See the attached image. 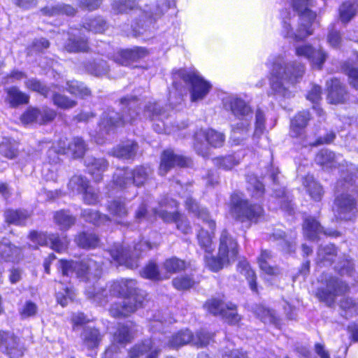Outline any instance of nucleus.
Listing matches in <instances>:
<instances>
[{
	"label": "nucleus",
	"mask_w": 358,
	"mask_h": 358,
	"mask_svg": "<svg viewBox=\"0 0 358 358\" xmlns=\"http://www.w3.org/2000/svg\"><path fill=\"white\" fill-rule=\"evenodd\" d=\"M328 89L327 100L330 103L337 104L344 102L347 99L345 87L339 80L334 78L327 82Z\"/></svg>",
	"instance_id": "obj_28"
},
{
	"label": "nucleus",
	"mask_w": 358,
	"mask_h": 358,
	"mask_svg": "<svg viewBox=\"0 0 358 358\" xmlns=\"http://www.w3.org/2000/svg\"><path fill=\"white\" fill-rule=\"evenodd\" d=\"M4 215L8 223L21 225L24 224L29 214L25 210H7Z\"/></svg>",
	"instance_id": "obj_39"
},
{
	"label": "nucleus",
	"mask_w": 358,
	"mask_h": 358,
	"mask_svg": "<svg viewBox=\"0 0 358 358\" xmlns=\"http://www.w3.org/2000/svg\"><path fill=\"white\" fill-rule=\"evenodd\" d=\"M334 213L337 219L351 220L357 214V202L350 194H341L335 200Z\"/></svg>",
	"instance_id": "obj_18"
},
{
	"label": "nucleus",
	"mask_w": 358,
	"mask_h": 358,
	"mask_svg": "<svg viewBox=\"0 0 358 358\" xmlns=\"http://www.w3.org/2000/svg\"><path fill=\"white\" fill-rule=\"evenodd\" d=\"M44 15L53 16L60 14L73 15L76 13V9L70 5L57 4L56 6H48L42 10Z\"/></svg>",
	"instance_id": "obj_43"
},
{
	"label": "nucleus",
	"mask_w": 358,
	"mask_h": 358,
	"mask_svg": "<svg viewBox=\"0 0 358 358\" xmlns=\"http://www.w3.org/2000/svg\"><path fill=\"white\" fill-rule=\"evenodd\" d=\"M255 314L264 323L276 322V317L273 310L267 309L262 305L256 306L253 309Z\"/></svg>",
	"instance_id": "obj_52"
},
{
	"label": "nucleus",
	"mask_w": 358,
	"mask_h": 358,
	"mask_svg": "<svg viewBox=\"0 0 358 358\" xmlns=\"http://www.w3.org/2000/svg\"><path fill=\"white\" fill-rule=\"evenodd\" d=\"M21 250L12 245L9 241L3 239L0 242V257L5 262H15L20 258Z\"/></svg>",
	"instance_id": "obj_32"
},
{
	"label": "nucleus",
	"mask_w": 358,
	"mask_h": 358,
	"mask_svg": "<svg viewBox=\"0 0 358 358\" xmlns=\"http://www.w3.org/2000/svg\"><path fill=\"white\" fill-rule=\"evenodd\" d=\"M138 5L136 0H114L112 4L113 9L117 13H122L131 10Z\"/></svg>",
	"instance_id": "obj_57"
},
{
	"label": "nucleus",
	"mask_w": 358,
	"mask_h": 358,
	"mask_svg": "<svg viewBox=\"0 0 358 358\" xmlns=\"http://www.w3.org/2000/svg\"><path fill=\"white\" fill-rule=\"evenodd\" d=\"M150 173V169L145 166L136 167L133 171L117 169L113 176V184L120 189L131 184L140 186L147 180Z\"/></svg>",
	"instance_id": "obj_10"
},
{
	"label": "nucleus",
	"mask_w": 358,
	"mask_h": 358,
	"mask_svg": "<svg viewBox=\"0 0 358 358\" xmlns=\"http://www.w3.org/2000/svg\"><path fill=\"white\" fill-rule=\"evenodd\" d=\"M85 163L89 173L96 181H99L102 178V174L108 167V163L103 158L87 157Z\"/></svg>",
	"instance_id": "obj_29"
},
{
	"label": "nucleus",
	"mask_w": 358,
	"mask_h": 358,
	"mask_svg": "<svg viewBox=\"0 0 358 358\" xmlns=\"http://www.w3.org/2000/svg\"><path fill=\"white\" fill-rule=\"evenodd\" d=\"M303 231L304 236L311 241L319 238L322 234L329 236L338 234L336 231H324L320 223L312 217H308L304 220Z\"/></svg>",
	"instance_id": "obj_24"
},
{
	"label": "nucleus",
	"mask_w": 358,
	"mask_h": 358,
	"mask_svg": "<svg viewBox=\"0 0 358 358\" xmlns=\"http://www.w3.org/2000/svg\"><path fill=\"white\" fill-rule=\"evenodd\" d=\"M197 236L200 247L206 252L204 256L206 266L210 271L217 272L236 260L238 252V244L227 231H224L221 234L217 257L211 255L214 246L210 233L203 227Z\"/></svg>",
	"instance_id": "obj_4"
},
{
	"label": "nucleus",
	"mask_w": 358,
	"mask_h": 358,
	"mask_svg": "<svg viewBox=\"0 0 358 358\" xmlns=\"http://www.w3.org/2000/svg\"><path fill=\"white\" fill-rule=\"evenodd\" d=\"M81 215L85 221L98 226L103 225L106 222H110L109 218L106 215H101L99 212L92 209L83 210Z\"/></svg>",
	"instance_id": "obj_45"
},
{
	"label": "nucleus",
	"mask_w": 358,
	"mask_h": 358,
	"mask_svg": "<svg viewBox=\"0 0 358 358\" xmlns=\"http://www.w3.org/2000/svg\"><path fill=\"white\" fill-rule=\"evenodd\" d=\"M187 208L195 213L199 218H201L203 223L206 224L210 230L212 231L215 227V223L213 220L210 219L208 213L206 208H200L198 204L193 201L191 198H187L185 201Z\"/></svg>",
	"instance_id": "obj_33"
},
{
	"label": "nucleus",
	"mask_w": 358,
	"mask_h": 358,
	"mask_svg": "<svg viewBox=\"0 0 358 358\" xmlns=\"http://www.w3.org/2000/svg\"><path fill=\"white\" fill-rule=\"evenodd\" d=\"M196 281L193 276L180 275L173 280V285L178 290H185L192 287Z\"/></svg>",
	"instance_id": "obj_53"
},
{
	"label": "nucleus",
	"mask_w": 358,
	"mask_h": 358,
	"mask_svg": "<svg viewBox=\"0 0 358 358\" xmlns=\"http://www.w3.org/2000/svg\"><path fill=\"white\" fill-rule=\"evenodd\" d=\"M303 185L310 198L319 201L322 199L324 194V190L322 185L317 182L313 176L308 175L303 179Z\"/></svg>",
	"instance_id": "obj_31"
},
{
	"label": "nucleus",
	"mask_w": 358,
	"mask_h": 358,
	"mask_svg": "<svg viewBox=\"0 0 358 358\" xmlns=\"http://www.w3.org/2000/svg\"><path fill=\"white\" fill-rule=\"evenodd\" d=\"M336 255V249L334 245H327L320 248L318 250V257L320 261H327L333 262L334 257Z\"/></svg>",
	"instance_id": "obj_59"
},
{
	"label": "nucleus",
	"mask_w": 358,
	"mask_h": 358,
	"mask_svg": "<svg viewBox=\"0 0 358 358\" xmlns=\"http://www.w3.org/2000/svg\"><path fill=\"white\" fill-rule=\"evenodd\" d=\"M55 223L61 229H69L74 224L75 218L64 210L57 212L54 216Z\"/></svg>",
	"instance_id": "obj_50"
},
{
	"label": "nucleus",
	"mask_w": 358,
	"mask_h": 358,
	"mask_svg": "<svg viewBox=\"0 0 358 358\" xmlns=\"http://www.w3.org/2000/svg\"><path fill=\"white\" fill-rule=\"evenodd\" d=\"M160 206L165 209L155 210V215H158L165 222H174L177 224V228L184 234H187L190 229L189 224L183 220L182 215L178 212L173 210L177 208L178 202L172 199L166 198L161 201Z\"/></svg>",
	"instance_id": "obj_15"
},
{
	"label": "nucleus",
	"mask_w": 358,
	"mask_h": 358,
	"mask_svg": "<svg viewBox=\"0 0 358 358\" xmlns=\"http://www.w3.org/2000/svg\"><path fill=\"white\" fill-rule=\"evenodd\" d=\"M238 270L248 280L250 287L252 291L257 292L256 275L252 271L246 260L240 261L238 265Z\"/></svg>",
	"instance_id": "obj_41"
},
{
	"label": "nucleus",
	"mask_w": 358,
	"mask_h": 358,
	"mask_svg": "<svg viewBox=\"0 0 358 358\" xmlns=\"http://www.w3.org/2000/svg\"><path fill=\"white\" fill-rule=\"evenodd\" d=\"M255 131L253 133V138H258L260 136H262L264 133L265 127H264V115L263 112L260 110H257L255 115Z\"/></svg>",
	"instance_id": "obj_61"
},
{
	"label": "nucleus",
	"mask_w": 358,
	"mask_h": 358,
	"mask_svg": "<svg viewBox=\"0 0 358 358\" xmlns=\"http://www.w3.org/2000/svg\"><path fill=\"white\" fill-rule=\"evenodd\" d=\"M59 290L56 293V298L57 302L62 306H66L69 301L73 300L74 296V292L72 290L71 287L67 285H64L62 282L58 284Z\"/></svg>",
	"instance_id": "obj_49"
},
{
	"label": "nucleus",
	"mask_w": 358,
	"mask_h": 358,
	"mask_svg": "<svg viewBox=\"0 0 358 358\" xmlns=\"http://www.w3.org/2000/svg\"><path fill=\"white\" fill-rule=\"evenodd\" d=\"M0 350L10 358H20L24 354V347L13 334L0 331Z\"/></svg>",
	"instance_id": "obj_22"
},
{
	"label": "nucleus",
	"mask_w": 358,
	"mask_h": 358,
	"mask_svg": "<svg viewBox=\"0 0 358 358\" xmlns=\"http://www.w3.org/2000/svg\"><path fill=\"white\" fill-rule=\"evenodd\" d=\"M137 144L128 141L118 145L113 150V155L119 159H129L133 158L136 152Z\"/></svg>",
	"instance_id": "obj_35"
},
{
	"label": "nucleus",
	"mask_w": 358,
	"mask_h": 358,
	"mask_svg": "<svg viewBox=\"0 0 358 358\" xmlns=\"http://www.w3.org/2000/svg\"><path fill=\"white\" fill-rule=\"evenodd\" d=\"M76 242L79 247L90 249L98 245L99 238L93 233H81L76 237Z\"/></svg>",
	"instance_id": "obj_47"
},
{
	"label": "nucleus",
	"mask_w": 358,
	"mask_h": 358,
	"mask_svg": "<svg viewBox=\"0 0 358 358\" xmlns=\"http://www.w3.org/2000/svg\"><path fill=\"white\" fill-rule=\"evenodd\" d=\"M90 186L86 178L76 175L70 179L68 189L73 194H83Z\"/></svg>",
	"instance_id": "obj_38"
},
{
	"label": "nucleus",
	"mask_w": 358,
	"mask_h": 358,
	"mask_svg": "<svg viewBox=\"0 0 358 358\" xmlns=\"http://www.w3.org/2000/svg\"><path fill=\"white\" fill-rule=\"evenodd\" d=\"M321 281L324 287L318 288L316 296L321 301L326 303L328 306H331L335 300L337 295L341 294L348 289V286L343 282L338 280L331 276L321 277Z\"/></svg>",
	"instance_id": "obj_12"
},
{
	"label": "nucleus",
	"mask_w": 358,
	"mask_h": 358,
	"mask_svg": "<svg viewBox=\"0 0 358 358\" xmlns=\"http://www.w3.org/2000/svg\"><path fill=\"white\" fill-rule=\"evenodd\" d=\"M85 29L94 33H102L106 29V23L101 17L86 20L83 24Z\"/></svg>",
	"instance_id": "obj_51"
},
{
	"label": "nucleus",
	"mask_w": 358,
	"mask_h": 358,
	"mask_svg": "<svg viewBox=\"0 0 358 358\" xmlns=\"http://www.w3.org/2000/svg\"><path fill=\"white\" fill-rule=\"evenodd\" d=\"M295 54L299 57L306 59L314 69H321L327 55L322 48H315L311 45L303 43L295 47Z\"/></svg>",
	"instance_id": "obj_17"
},
{
	"label": "nucleus",
	"mask_w": 358,
	"mask_h": 358,
	"mask_svg": "<svg viewBox=\"0 0 358 358\" xmlns=\"http://www.w3.org/2000/svg\"><path fill=\"white\" fill-rule=\"evenodd\" d=\"M252 120V118L238 119V122L232 125L230 138L235 145L240 144L249 137Z\"/></svg>",
	"instance_id": "obj_26"
},
{
	"label": "nucleus",
	"mask_w": 358,
	"mask_h": 358,
	"mask_svg": "<svg viewBox=\"0 0 358 358\" xmlns=\"http://www.w3.org/2000/svg\"><path fill=\"white\" fill-rule=\"evenodd\" d=\"M49 162L45 164L42 169V176L46 180L55 181L57 178L58 165L57 164L59 161L58 155L56 152H52L49 156Z\"/></svg>",
	"instance_id": "obj_34"
},
{
	"label": "nucleus",
	"mask_w": 358,
	"mask_h": 358,
	"mask_svg": "<svg viewBox=\"0 0 358 358\" xmlns=\"http://www.w3.org/2000/svg\"><path fill=\"white\" fill-rule=\"evenodd\" d=\"M144 116L149 117L154 122L153 129L157 133L167 132L164 118L166 117L165 113H162L157 103H150L144 111Z\"/></svg>",
	"instance_id": "obj_27"
},
{
	"label": "nucleus",
	"mask_w": 358,
	"mask_h": 358,
	"mask_svg": "<svg viewBox=\"0 0 358 358\" xmlns=\"http://www.w3.org/2000/svg\"><path fill=\"white\" fill-rule=\"evenodd\" d=\"M142 277L152 280H162L169 278L167 274H164L162 271H159L157 264L154 262H150L141 271Z\"/></svg>",
	"instance_id": "obj_40"
},
{
	"label": "nucleus",
	"mask_w": 358,
	"mask_h": 358,
	"mask_svg": "<svg viewBox=\"0 0 358 358\" xmlns=\"http://www.w3.org/2000/svg\"><path fill=\"white\" fill-rule=\"evenodd\" d=\"M29 238L34 244L36 245H50L52 250L58 252L64 251L67 248L69 244V241L65 236L59 237L54 234L48 236L46 234L41 232L38 233L36 231L31 232Z\"/></svg>",
	"instance_id": "obj_20"
},
{
	"label": "nucleus",
	"mask_w": 358,
	"mask_h": 358,
	"mask_svg": "<svg viewBox=\"0 0 358 358\" xmlns=\"http://www.w3.org/2000/svg\"><path fill=\"white\" fill-rule=\"evenodd\" d=\"M211 338V336L208 332L201 331L198 332L196 336H193L188 329L182 330L174 334L171 339L169 341L167 345L176 348L184 345L192 343L197 347H203L208 345Z\"/></svg>",
	"instance_id": "obj_14"
},
{
	"label": "nucleus",
	"mask_w": 358,
	"mask_h": 358,
	"mask_svg": "<svg viewBox=\"0 0 358 358\" xmlns=\"http://www.w3.org/2000/svg\"><path fill=\"white\" fill-rule=\"evenodd\" d=\"M59 268L63 276L76 277L86 280L88 283L94 282L101 274V266L97 261L87 259L81 262L59 261ZM86 295L103 305V298L111 296H118V302H115L110 308L112 316L117 317L127 316L134 313L142 306V300L136 293V282L132 279H122L112 282L109 287L103 288V282L98 280L93 282L92 287L86 289Z\"/></svg>",
	"instance_id": "obj_1"
},
{
	"label": "nucleus",
	"mask_w": 358,
	"mask_h": 358,
	"mask_svg": "<svg viewBox=\"0 0 358 358\" xmlns=\"http://www.w3.org/2000/svg\"><path fill=\"white\" fill-rule=\"evenodd\" d=\"M82 338L87 348H93L99 345L101 336L96 329L87 327L82 334Z\"/></svg>",
	"instance_id": "obj_42"
},
{
	"label": "nucleus",
	"mask_w": 358,
	"mask_h": 358,
	"mask_svg": "<svg viewBox=\"0 0 358 358\" xmlns=\"http://www.w3.org/2000/svg\"><path fill=\"white\" fill-rule=\"evenodd\" d=\"M309 119L310 114L308 112L303 111L298 113L291 120L290 135L295 138L301 136Z\"/></svg>",
	"instance_id": "obj_30"
},
{
	"label": "nucleus",
	"mask_w": 358,
	"mask_h": 358,
	"mask_svg": "<svg viewBox=\"0 0 358 358\" xmlns=\"http://www.w3.org/2000/svg\"><path fill=\"white\" fill-rule=\"evenodd\" d=\"M83 195V201L87 205H94L99 201V196L98 191L90 186Z\"/></svg>",
	"instance_id": "obj_63"
},
{
	"label": "nucleus",
	"mask_w": 358,
	"mask_h": 358,
	"mask_svg": "<svg viewBox=\"0 0 358 358\" xmlns=\"http://www.w3.org/2000/svg\"><path fill=\"white\" fill-rule=\"evenodd\" d=\"M185 268V262L176 257L167 259L163 264V269L165 270L164 274H167L169 278L170 274L179 272Z\"/></svg>",
	"instance_id": "obj_48"
},
{
	"label": "nucleus",
	"mask_w": 358,
	"mask_h": 358,
	"mask_svg": "<svg viewBox=\"0 0 358 358\" xmlns=\"http://www.w3.org/2000/svg\"><path fill=\"white\" fill-rule=\"evenodd\" d=\"M224 141L225 136L223 133L213 129H201L194 134V148L199 155L206 157L208 155V145L220 148Z\"/></svg>",
	"instance_id": "obj_8"
},
{
	"label": "nucleus",
	"mask_w": 358,
	"mask_h": 358,
	"mask_svg": "<svg viewBox=\"0 0 358 358\" xmlns=\"http://www.w3.org/2000/svg\"><path fill=\"white\" fill-rule=\"evenodd\" d=\"M205 309L214 315H220L231 324H238L241 320L236 306L232 303H225L221 299H212L204 304Z\"/></svg>",
	"instance_id": "obj_13"
},
{
	"label": "nucleus",
	"mask_w": 358,
	"mask_h": 358,
	"mask_svg": "<svg viewBox=\"0 0 358 358\" xmlns=\"http://www.w3.org/2000/svg\"><path fill=\"white\" fill-rule=\"evenodd\" d=\"M107 208L113 216L116 223L120 224H124L122 220L127 215V210L123 202L120 199H115L109 202Z\"/></svg>",
	"instance_id": "obj_36"
},
{
	"label": "nucleus",
	"mask_w": 358,
	"mask_h": 358,
	"mask_svg": "<svg viewBox=\"0 0 358 358\" xmlns=\"http://www.w3.org/2000/svg\"><path fill=\"white\" fill-rule=\"evenodd\" d=\"M58 45L69 52H85L88 50L87 41L80 36V31L73 29L71 32L59 34L57 36Z\"/></svg>",
	"instance_id": "obj_19"
},
{
	"label": "nucleus",
	"mask_w": 358,
	"mask_h": 358,
	"mask_svg": "<svg viewBox=\"0 0 358 358\" xmlns=\"http://www.w3.org/2000/svg\"><path fill=\"white\" fill-rule=\"evenodd\" d=\"M7 100L11 106L15 107L20 104L27 103L29 96L17 87H13L7 90Z\"/></svg>",
	"instance_id": "obj_46"
},
{
	"label": "nucleus",
	"mask_w": 358,
	"mask_h": 358,
	"mask_svg": "<svg viewBox=\"0 0 358 358\" xmlns=\"http://www.w3.org/2000/svg\"><path fill=\"white\" fill-rule=\"evenodd\" d=\"M315 162L323 168H332L336 167L337 164H338V159L331 151L322 150L316 155Z\"/></svg>",
	"instance_id": "obj_37"
},
{
	"label": "nucleus",
	"mask_w": 358,
	"mask_h": 358,
	"mask_svg": "<svg viewBox=\"0 0 358 358\" xmlns=\"http://www.w3.org/2000/svg\"><path fill=\"white\" fill-rule=\"evenodd\" d=\"M66 90L76 96L84 98L90 94L89 90L81 83L70 81L66 83Z\"/></svg>",
	"instance_id": "obj_54"
},
{
	"label": "nucleus",
	"mask_w": 358,
	"mask_h": 358,
	"mask_svg": "<svg viewBox=\"0 0 358 358\" xmlns=\"http://www.w3.org/2000/svg\"><path fill=\"white\" fill-rule=\"evenodd\" d=\"M248 189L252 196L256 199L262 197L264 192V185L256 178H252L249 180Z\"/></svg>",
	"instance_id": "obj_58"
},
{
	"label": "nucleus",
	"mask_w": 358,
	"mask_h": 358,
	"mask_svg": "<svg viewBox=\"0 0 358 358\" xmlns=\"http://www.w3.org/2000/svg\"><path fill=\"white\" fill-rule=\"evenodd\" d=\"M231 203L233 217L241 222L245 220L256 222L263 212L260 206L249 205L248 201L243 199L242 194H234L231 196Z\"/></svg>",
	"instance_id": "obj_9"
},
{
	"label": "nucleus",
	"mask_w": 358,
	"mask_h": 358,
	"mask_svg": "<svg viewBox=\"0 0 358 358\" xmlns=\"http://www.w3.org/2000/svg\"><path fill=\"white\" fill-rule=\"evenodd\" d=\"M52 99L54 101V103L64 109L71 108L76 106V101L69 99L68 97L64 95H61L59 94H55L52 96Z\"/></svg>",
	"instance_id": "obj_64"
},
{
	"label": "nucleus",
	"mask_w": 358,
	"mask_h": 358,
	"mask_svg": "<svg viewBox=\"0 0 358 358\" xmlns=\"http://www.w3.org/2000/svg\"><path fill=\"white\" fill-rule=\"evenodd\" d=\"M356 8L350 1L343 3L339 9L340 18L343 22H349L356 13Z\"/></svg>",
	"instance_id": "obj_55"
},
{
	"label": "nucleus",
	"mask_w": 358,
	"mask_h": 358,
	"mask_svg": "<svg viewBox=\"0 0 358 358\" xmlns=\"http://www.w3.org/2000/svg\"><path fill=\"white\" fill-rule=\"evenodd\" d=\"M187 165L186 158L173 153L171 150L164 151L161 157L159 173L165 175L167 171L175 166H185Z\"/></svg>",
	"instance_id": "obj_25"
},
{
	"label": "nucleus",
	"mask_w": 358,
	"mask_h": 358,
	"mask_svg": "<svg viewBox=\"0 0 358 358\" xmlns=\"http://www.w3.org/2000/svg\"><path fill=\"white\" fill-rule=\"evenodd\" d=\"M158 244L157 241L150 243L148 241H142L134 246L132 252L128 249H124L121 245H115L110 251L112 258L110 262H114L117 265H124L129 268H136L138 266V257L141 253L152 249Z\"/></svg>",
	"instance_id": "obj_7"
},
{
	"label": "nucleus",
	"mask_w": 358,
	"mask_h": 358,
	"mask_svg": "<svg viewBox=\"0 0 358 358\" xmlns=\"http://www.w3.org/2000/svg\"><path fill=\"white\" fill-rule=\"evenodd\" d=\"M213 163L219 168L229 170L238 164V160L234 155H228L224 157L215 158Z\"/></svg>",
	"instance_id": "obj_56"
},
{
	"label": "nucleus",
	"mask_w": 358,
	"mask_h": 358,
	"mask_svg": "<svg viewBox=\"0 0 358 358\" xmlns=\"http://www.w3.org/2000/svg\"><path fill=\"white\" fill-rule=\"evenodd\" d=\"M135 331V325L132 322L120 325L113 335L111 345L106 350L102 358H120V348L117 345L124 348L130 343L134 337Z\"/></svg>",
	"instance_id": "obj_11"
},
{
	"label": "nucleus",
	"mask_w": 358,
	"mask_h": 358,
	"mask_svg": "<svg viewBox=\"0 0 358 358\" xmlns=\"http://www.w3.org/2000/svg\"><path fill=\"white\" fill-rule=\"evenodd\" d=\"M292 3L297 15L291 16L287 10L282 12L281 33L286 38L303 40L313 34L311 26L316 18V14L310 10L313 0H292Z\"/></svg>",
	"instance_id": "obj_3"
},
{
	"label": "nucleus",
	"mask_w": 358,
	"mask_h": 358,
	"mask_svg": "<svg viewBox=\"0 0 358 358\" xmlns=\"http://www.w3.org/2000/svg\"><path fill=\"white\" fill-rule=\"evenodd\" d=\"M173 84L176 89L179 87L178 80L190 85V100L196 102L203 100L211 90V84L199 73L189 72L185 69H179L173 75Z\"/></svg>",
	"instance_id": "obj_6"
},
{
	"label": "nucleus",
	"mask_w": 358,
	"mask_h": 358,
	"mask_svg": "<svg viewBox=\"0 0 358 358\" xmlns=\"http://www.w3.org/2000/svg\"><path fill=\"white\" fill-rule=\"evenodd\" d=\"M269 69L271 88L275 95L289 98L290 87L303 77L305 66L296 61L287 62L283 55L271 56L266 63Z\"/></svg>",
	"instance_id": "obj_2"
},
{
	"label": "nucleus",
	"mask_w": 358,
	"mask_h": 358,
	"mask_svg": "<svg viewBox=\"0 0 358 358\" xmlns=\"http://www.w3.org/2000/svg\"><path fill=\"white\" fill-rule=\"evenodd\" d=\"M24 83L28 89L37 92L45 96H48L50 94L49 89L36 79H29Z\"/></svg>",
	"instance_id": "obj_60"
},
{
	"label": "nucleus",
	"mask_w": 358,
	"mask_h": 358,
	"mask_svg": "<svg viewBox=\"0 0 358 358\" xmlns=\"http://www.w3.org/2000/svg\"><path fill=\"white\" fill-rule=\"evenodd\" d=\"M120 104L124 113L121 117L119 114L110 110L103 113L99 124V131L94 136L96 143L102 144L103 143V135L113 131L115 127L124 125L127 122L132 124L136 121V117L138 115L135 110L138 105L136 99L133 96L124 97L121 99Z\"/></svg>",
	"instance_id": "obj_5"
},
{
	"label": "nucleus",
	"mask_w": 358,
	"mask_h": 358,
	"mask_svg": "<svg viewBox=\"0 0 358 358\" xmlns=\"http://www.w3.org/2000/svg\"><path fill=\"white\" fill-rule=\"evenodd\" d=\"M272 258L271 252L268 250H262L258 258V263L262 271L269 275H274L278 273V268L270 265L269 262Z\"/></svg>",
	"instance_id": "obj_44"
},
{
	"label": "nucleus",
	"mask_w": 358,
	"mask_h": 358,
	"mask_svg": "<svg viewBox=\"0 0 358 358\" xmlns=\"http://www.w3.org/2000/svg\"><path fill=\"white\" fill-rule=\"evenodd\" d=\"M86 146L80 138H73L70 143H66V138H61L52 148L48 150L49 156L52 152L60 154H70L74 158L82 157L85 152Z\"/></svg>",
	"instance_id": "obj_16"
},
{
	"label": "nucleus",
	"mask_w": 358,
	"mask_h": 358,
	"mask_svg": "<svg viewBox=\"0 0 358 358\" xmlns=\"http://www.w3.org/2000/svg\"><path fill=\"white\" fill-rule=\"evenodd\" d=\"M148 52L145 48L136 47L132 49L121 50L113 56V60L117 64L127 66L145 57Z\"/></svg>",
	"instance_id": "obj_23"
},
{
	"label": "nucleus",
	"mask_w": 358,
	"mask_h": 358,
	"mask_svg": "<svg viewBox=\"0 0 358 358\" xmlns=\"http://www.w3.org/2000/svg\"><path fill=\"white\" fill-rule=\"evenodd\" d=\"M159 3L160 4L157 6L155 11L144 10L145 17L155 19L168 10L170 5L167 0H160Z\"/></svg>",
	"instance_id": "obj_62"
},
{
	"label": "nucleus",
	"mask_w": 358,
	"mask_h": 358,
	"mask_svg": "<svg viewBox=\"0 0 358 358\" xmlns=\"http://www.w3.org/2000/svg\"><path fill=\"white\" fill-rule=\"evenodd\" d=\"M225 109L231 110L238 119L252 118L253 113L249 104L236 95H230L223 99Z\"/></svg>",
	"instance_id": "obj_21"
}]
</instances>
